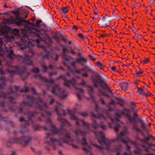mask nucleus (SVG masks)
Instances as JSON below:
<instances>
[{
    "instance_id": "1",
    "label": "nucleus",
    "mask_w": 155,
    "mask_h": 155,
    "mask_svg": "<svg viewBox=\"0 0 155 155\" xmlns=\"http://www.w3.org/2000/svg\"><path fill=\"white\" fill-rule=\"evenodd\" d=\"M57 105L55 108V111L58 117V120L61 122L62 124L61 126V128L60 130L58 129L53 124L52 121L49 117L51 115V112L49 111H45L44 113H41V117H39L38 120L40 121L43 120V118L46 117L47 118L46 122V126L48 127H45L44 128L46 130L50 129L52 133H48L47 134L46 137V143L51 146L54 150L57 149V146H60L61 147H64L63 143H66L70 144L72 143L73 140L70 137L69 134L67 133L64 134V138L62 139H57L52 137L53 133L58 134L61 135L63 134L64 127V125H67L68 126L70 125L69 122L66 119H65L62 117V115H64L66 114H69L71 115V119L75 120L76 123L78 126L77 127L80 128L81 125L82 124L83 126L86 127L87 130L88 131H91V125L83 120H80L75 116L72 112L69 110H62V114L59 113L58 111V107L61 106V104L58 101L56 102Z\"/></svg>"
},
{
    "instance_id": "2",
    "label": "nucleus",
    "mask_w": 155,
    "mask_h": 155,
    "mask_svg": "<svg viewBox=\"0 0 155 155\" xmlns=\"http://www.w3.org/2000/svg\"><path fill=\"white\" fill-rule=\"evenodd\" d=\"M40 69L38 68H34L32 69V71L36 74L34 77L41 80V81L48 83L49 85L48 88L49 89L52 87V92L53 94H55L62 99H64L68 96V93L66 89L60 88L58 84L53 86L54 84V81L52 78L48 79L45 77H43L40 74Z\"/></svg>"
},
{
    "instance_id": "3",
    "label": "nucleus",
    "mask_w": 155,
    "mask_h": 155,
    "mask_svg": "<svg viewBox=\"0 0 155 155\" xmlns=\"http://www.w3.org/2000/svg\"><path fill=\"white\" fill-rule=\"evenodd\" d=\"M32 90L33 94L38 95V97L35 98L32 96H27V98L29 101L28 102L23 101L22 104L25 106H34L35 108L40 109L41 110H44L48 108L47 104L44 102L43 99L40 97L39 94L36 92L34 87L32 88Z\"/></svg>"
},
{
    "instance_id": "4",
    "label": "nucleus",
    "mask_w": 155,
    "mask_h": 155,
    "mask_svg": "<svg viewBox=\"0 0 155 155\" xmlns=\"http://www.w3.org/2000/svg\"><path fill=\"white\" fill-rule=\"evenodd\" d=\"M37 114V112L35 111L33 112L29 111L26 113V114L27 115L28 118V120H25L22 117L19 118V121L20 122H23L22 123L23 126L19 132L20 134H22L25 132L28 131V130L27 128V126L30 125L33 126L34 129L35 131H37L41 127V126L39 124L35 125L34 121L32 120V118L35 117Z\"/></svg>"
},
{
    "instance_id": "5",
    "label": "nucleus",
    "mask_w": 155,
    "mask_h": 155,
    "mask_svg": "<svg viewBox=\"0 0 155 155\" xmlns=\"http://www.w3.org/2000/svg\"><path fill=\"white\" fill-rule=\"evenodd\" d=\"M75 135L76 138V140L78 143H81L83 145V149L87 153H89V155H92L90 152L91 149V146L88 144L87 142V139L85 137L87 132L82 130L80 128L77 127L74 130Z\"/></svg>"
},
{
    "instance_id": "6",
    "label": "nucleus",
    "mask_w": 155,
    "mask_h": 155,
    "mask_svg": "<svg viewBox=\"0 0 155 155\" xmlns=\"http://www.w3.org/2000/svg\"><path fill=\"white\" fill-rule=\"evenodd\" d=\"M63 78L64 80V84L65 86L69 87L70 86L73 85L76 87L77 96L79 100H81L82 96L84 94V91L81 88H77V87L78 85H80L86 87L87 84L84 80L82 79L81 82L78 83H76L75 80L74 78H72L71 80H68L66 79L63 76H61V78Z\"/></svg>"
},
{
    "instance_id": "7",
    "label": "nucleus",
    "mask_w": 155,
    "mask_h": 155,
    "mask_svg": "<svg viewBox=\"0 0 155 155\" xmlns=\"http://www.w3.org/2000/svg\"><path fill=\"white\" fill-rule=\"evenodd\" d=\"M99 108L97 105L95 106V110L98 114L97 115H95L93 113H92L91 117L93 118L92 120L93 122L92 125L93 127L96 129L100 127L103 130H105L106 129L105 126L103 124L102 120H105L106 119V117L103 114V113L99 114Z\"/></svg>"
},
{
    "instance_id": "8",
    "label": "nucleus",
    "mask_w": 155,
    "mask_h": 155,
    "mask_svg": "<svg viewBox=\"0 0 155 155\" xmlns=\"http://www.w3.org/2000/svg\"><path fill=\"white\" fill-rule=\"evenodd\" d=\"M31 35L37 37L36 42L38 44L42 41L48 44L49 46H51L52 40L47 34L37 29H34L32 30Z\"/></svg>"
},
{
    "instance_id": "9",
    "label": "nucleus",
    "mask_w": 155,
    "mask_h": 155,
    "mask_svg": "<svg viewBox=\"0 0 155 155\" xmlns=\"http://www.w3.org/2000/svg\"><path fill=\"white\" fill-rule=\"evenodd\" d=\"M31 55H26L25 57H24L19 54L15 55L13 51L11 50L8 56L12 60L16 57L19 61H21L24 64L29 66H33L32 58L35 53L34 51L32 50L31 51Z\"/></svg>"
},
{
    "instance_id": "10",
    "label": "nucleus",
    "mask_w": 155,
    "mask_h": 155,
    "mask_svg": "<svg viewBox=\"0 0 155 155\" xmlns=\"http://www.w3.org/2000/svg\"><path fill=\"white\" fill-rule=\"evenodd\" d=\"M131 112L127 108H124L122 110H119L117 113L115 114L117 119H119L122 116H124L127 118L129 121H135V118H138V115L136 113L134 114V117H132L130 115Z\"/></svg>"
},
{
    "instance_id": "11",
    "label": "nucleus",
    "mask_w": 155,
    "mask_h": 155,
    "mask_svg": "<svg viewBox=\"0 0 155 155\" xmlns=\"http://www.w3.org/2000/svg\"><path fill=\"white\" fill-rule=\"evenodd\" d=\"M31 137L29 136H23L21 138L14 137L10 139L9 142L10 143L15 142L25 146L31 141Z\"/></svg>"
},
{
    "instance_id": "12",
    "label": "nucleus",
    "mask_w": 155,
    "mask_h": 155,
    "mask_svg": "<svg viewBox=\"0 0 155 155\" xmlns=\"http://www.w3.org/2000/svg\"><path fill=\"white\" fill-rule=\"evenodd\" d=\"M91 80L94 87L97 88L100 86L102 88L106 89L108 91L110 90V88L108 87V84L105 83L103 79L92 78Z\"/></svg>"
},
{
    "instance_id": "13",
    "label": "nucleus",
    "mask_w": 155,
    "mask_h": 155,
    "mask_svg": "<svg viewBox=\"0 0 155 155\" xmlns=\"http://www.w3.org/2000/svg\"><path fill=\"white\" fill-rule=\"evenodd\" d=\"M13 13L14 14L17 15L15 17V19L13 18H11L9 19H5V21L7 23L9 24H15L16 25V23H17L19 21L17 20L16 17H18L20 20H22V19H25L26 18L28 15L26 12H24L25 14V16L22 17H19V10H15L13 12Z\"/></svg>"
},
{
    "instance_id": "14",
    "label": "nucleus",
    "mask_w": 155,
    "mask_h": 155,
    "mask_svg": "<svg viewBox=\"0 0 155 155\" xmlns=\"http://www.w3.org/2000/svg\"><path fill=\"white\" fill-rule=\"evenodd\" d=\"M29 40L28 36L25 34H24L23 37L21 38L20 43L19 45L22 49H24L25 48V47L22 48L21 45H25V47L32 46V43L31 41H29Z\"/></svg>"
},
{
    "instance_id": "15",
    "label": "nucleus",
    "mask_w": 155,
    "mask_h": 155,
    "mask_svg": "<svg viewBox=\"0 0 155 155\" xmlns=\"http://www.w3.org/2000/svg\"><path fill=\"white\" fill-rule=\"evenodd\" d=\"M9 72L12 74H16L20 75H21L27 73V75L29 74V72H27V67L26 66L23 67L22 70H20L18 66L15 67V69L13 70H9Z\"/></svg>"
},
{
    "instance_id": "16",
    "label": "nucleus",
    "mask_w": 155,
    "mask_h": 155,
    "mask_svg": "<svg viewBox=\"0 0 155 155\" xmlns=\"http://www.w3.org/2000/svg\"><path fill=\"white\" fill-rule=\"evenodd\" d=\"M16 19L17 20L19 21V22L16 23V25L18 26L22 25L24 23H25L27 25L26 26V27L29 29H31L32 27H35L36 26V25L33 23L29 22L27 21L24 20L23 19L22 20H20L18 17H16Z\"/></svg>"
},
{
    "instance_id": "17",
    "label": "nucleus",
    "mask_w": 155,
    "mask_h": 155,
    "mask_svg": "<svg viewBox=\"0 0 155 155\" xmlns=\"http://www.w3.org/2000/svg\"><path fill=\"white\" fill-rule=\"evenodd\" d=\"M88 71H91V69H88L87 67L81 69L79 70H76L74 71L75 73L81 74L82 76L84 77H88V74L87 73Z\"/></svg>"
},
{
    "instance_id": "18",
    "label": "nucleus",
    "mask_w": 155,
    "mask_h": 155,
    "mask_svg": "<svg viewBox=\"0 0 155 155\" xmlns=\"http://www.w3.org/2000/svg\"><path fill=\"white\" fill-rule=\"evenodd\" d=\"M109 18V17L107 15H106L105 16H104L101 20L99 19V23L101 24V27L105 28L107 26H109L110 25V21L112 20L111 19L109 18L107 22L105 21V20Z\"/></svg>"
},
{
    "instance_id": "19",
    "label": "nucleus",
    "mask_w": 155,
    "mask_h": 155,
    "mask_svg": "<svg viewBox=\"0 0 155 155\" xmlns=\"http://www.w3.org/2000/svg\"><path fill=\"white\" fill-rule=\"evenodd\" d=\"M62 51L63 54H62V55L63 60V63L64 65L66 66L67 64V62L69 61V57L66 54L67 52H69L67 51Z\"/></svg>"
},
{
    "instance_id": "20",
    "label": "nucleus",
    "mask_w": 155,
    "mask_h": 155,
    "mask_svg": "<svg viewBox=\"0 0 155 155\" xmlns=\"http://www.w3.org/2000/svg\"><path fill=\"white\" fill-rule=\"evenodd\" d=\"M139 117V116H138V118H138ZM136 118H135V121H129L133 125V128L136 131L139 132H140L141 134H142V132L141 131L140 129L138 128L137 127V126L135 124V123L137 122V121L135 119Z\"/></svg>"
},
{
    "instance_id": "21",
    "label": "nucleus",
    "mask_w": 155,
    "mask_h": 155,
    "mask_svg": "<svg viewBox=\"0 0 155 155\" xmlns=\"http://www.w3.org/2000/svg\"><path fill=\"white\" fill-rule=\"evenodd\" d=\"M114 104L115 103L114 102H112L109 103V104L107 105L108 108V109L106 110V112H108L113 111L114 110Z\"/></svg>"
},
{
    "instance_id": "22",
    "label": "nucleus",
    "mask_w": 155,
    "mask_h": 155,
    "mask_svg": "<svg viewBox=\"0 0 155 155\" xmlns=\"http://www.w3.org/2000/svg\"><path fill=\"white\" fill-rule=\"evenodd\" d=\"M147 147L145 146L144 145H142V147L145 148L144 149V150L147 152H149L150 149H153V147H154V148H155V144L152 143H147Z\"/></svg>"
},
{
    "instance_id": "23",
    "label": "nucleus",
    "mask_w": 155,
    "mask_h": 155,
    "mask_svg": "<svg viewBox=\"0 0 155 155\" xmlns=\"http://www.w3.org/2000/svg\"><path fill=\"white\" fill-rule=\"evenodd\" d=\"M138 120L139 121L140 123L141 124V127L147 132L148 130L150 129V126H147V128H146V124L144 121L142 119H138Z\"/></svg>"
},
{
    "instance_id": "24",
    "label": "nucleus",
    "mask_w": 155,
    "mask_h": 155,
    "mask_svg": "<svg viewBox=\"0 0 155 155\" xmlns=\"http://www.w3.org/2000/svg\"><path fill=\"white\" fill-rule=\"evenodd\" d=\"M85 58L83 57H81L78 59H77V61L81 65H83V63H86Z\"/></svg>"
},
{
    "instance_id": "25",
    "label": "nucleus",
    "mask_w": 155,
    "mask_h": 155,
    "mask_svg": "<svg viewBox=\"0 0 155 155\" xmlns=\"http://www.w3.org/2000/svg\"><path fill=\"white\" fill-rule=\"evenodd\" d=\"M3 44L2 39L0 38V56H3L4 54V52L2 49V46Z\"/></svg>"
},
{
    "instance_id": "26",
    "label": "nucleus",
    "mask_w": 155,
    "mask_h": 155,
    "mask_svg": "<svg viewBox=\"0 0 155 155\" xmlns=\"http://www.w3.org/2000/svg\"><path fill=\"white\" fill-rule=\"evenodd\" d=\"M127 85L128 83L127 82H124L121 83L120 85L123 90H125L127 89Z\"/></svg>"
},
{
    "instance_id": "27",
    "label": "nucleus",
    "mask_w": 155,
    "mask_h": 155,
    "mask_svg": "<svg viewBox=\"0 0 155 155\" xmlns=\"http://www.w3.org/2000/svg\"><path fill=\"white\" fill-rule=\"evenodd\" d=\"M116 100L117 101V103L120 106H122L124 105V101L123 99L119 98H116Z\"/></svg>"
},
{
    "instance_id": "28",
    "label": "nucleus",
    "mask_w": 155,
    "mask_h": 155,
    "mask_svg": "<svg viewBox=\"0 0 155 155\" xmlns=\"http://www.w3.org/2000/svg\"><path fill=\"white\" fill-rule=\"evenodd\" d=\"M152 137V136H150L148 137H145L143 139H141L140 140V141L142 142H144L147 144L148 143V142L150 140V138L151 137Z\"/></svg>"
},
{
    "instance_id": "29",
    "label": "nucleus",
    "mask_w": 155,
    "mask_h": 155,
    "mask_svg": "<svg viewBox=\"0 0 155 155\" xmlns=\"http://www.w3.org/2000/svg\"><path fill=\"white\" fill-rule=\"evenodd\" d=\"M49 54V52L47 51H45L44 53H42V56L43 58H48Z\"/></svg>"
},
{
    "instance_id": "30",
    "label": "nucleus",
    "mask_w": 155,
    "mask_h": 155,
    "mask_svg": "<svg viewBox=\"0 0 155 155\" xmlns=\"http://www.w3.org/2000/svg\"><path fill=\"white\" fill-rule=\"evenodd\" d=\"M41 66L43 69V72H47L48 69V67L46 66V65L42 64H41Z\"/></svg>"
},
{
    "instance_id": "31",
    "label": "nucleus",
    "mask_w": 155,
    "mask_h": 155,
    "mask_svg": "<svg viewBox=\"0 0 155 155\" xmlns=\"http://www.w3.org/2000/svg\"><path fill=\"white\" fill-rule=\"evenodd\" d=\"M137 88L138 90V92H139V94H143V93H144L143 92L144 90V87H143L142 88H139L137 87Z\"/></svg>"
},
{
    "instance_id": "32",
    "label": "nucleus",
    "mask_w": 155,
    "mask_h": 155,
    "mask_svg": "<svg viewBox=\"0 0 155 155\" xmlns=\"http://www.w3.org/2000/svg\"><path fill=\"white\" fill-rule=\"evenodd\" d=\"M86 87L88 89V91L90 93H92L93 92L94 88L93 87L87 85Z\"/></svg>"
},
{
    "instance_id": "33",
    "label": "nucleus",
    "mask_w": 155,
    "mask_h": 155,
    "mask_svg": "<svg viewBox=\"0 0 155 155\" xmlns=\"http://www.w3.org/2000/svg\"><path fill=\"white\" fill-rule=\"evenodd\" d=\"M134 151L137 154L140 155L141 153L142 150L139 148H137L136 149L134 150Z\"/></svg>"
},
{
    "instance_id": "34",
    "label": "nucleus",
    "mask_w": 155,
    "mask_h": 155,
    "mask_svg": "<svg viewBox=\"0 0 155 155\" xmlns=\"http://www.w3.org/2000/svg\"><path fill=\"white\" fill-rule=\"evenodd\" d=\"M150 59L149 58H145L144 60H141V62L142 63L146 64L150 61Z\"/></svg>"
},
{
    "instance_id": "35",
    "label": "nucleus",
    "mask_w": 155,
    "mask_h": 155,
    "mask_svg": "<svg viewBox=\"0 0 155 155\" xmlns=\"http://www.w3.org/2000/svg\"><path fill=\"white\" fill-rule=\"evenodd\" d=\"M57 72L55 71L54 72H50L49 73V76L50 78H51L53 75H56L57 74Z\"/></svg>"
},
{
    "instance_id": "36",
    "label": "nucleus",
    "mask_w": 155,
    "mask_h": 155,
    "mask_svg": "<svg viewBox=\"0 0 155 155\" xmlns=\"http://www.w3.org/2000/svg\"><path fill=\"white\" fill-rule=\"evenodd\" d=\"M49 97L51 98V100L49 101V104H51L54 102V99L53 97L52 96H50Z\"/></svg>"
},
{
    "instance_id": "37",
    "label": "nucleus",
    "mask_w": 155,
    "mask_h": 155,
    "mask_svg": "<svg viewBox=\"0 0 155 155\" xmlns=\"http://www.w3.org/2000/svg\"><path fill=\"white\" fill-rule=\"evenodd\" d=\"M68 71L69 72H68L66 74V75L67 76H69L70 75V73L69 72H71L72 70L71 67L68 66H67Z\"/></svg>"
},
{
    "instance_id": "38",
    "label": "nucleus",
    "mask_w": 155,
    "mask_h": 155,
    "mask_svg": "<svg viewBox=\"0 0 155 155\" xmlns=\"http://www.w3.org/2000/svg\"><path fill=\"white\" fill-rule=\"evenodd\" d=\"M53 38H54L57 43H59L60 41V39L59 37L57 35H55L53 37Z\"/></svg>"
},
{
    "instance_id": "39",
    "label": "nucleus",
    "mask_w": 155,
    "mask_h": 155,
    "mask_svg": "<svg viewBox=\"0 0 155 155\" xmlns=\"http://www.w3.org/2000/svg\"><path fill=\"white\" fill-rule=\"evenodd\" d=\"M120 127V126L119 124H116L115 126L114 127V130L117 133L118 132V130Z\"/></svg>"
},
{
    "instance_id": "40",
    "label": "nucleus",
    "mask_w": 155,
    "mask_h": 155,
    "mask_svg": "<svg viewBox=\"0 0 155 155\" xmlns=\"http://www.w3.org/2000/svg\"><path fill=\"white\" fill-rule=\"evenodd\" d=\"M8 120V117L3 118L0 114V120H4L5 122H7Z\"/></svg>"
},
{
    "instance_id": "41",
    "label": "nucleus",
    "mask_w": 155,
    "mask_h": 155,
    "mask_svg": "<svg viewBox=\"0 0 155 155\" xmlns=\"http://www.w3.org/2000/svg\"><path fill=\"white\" fill-rule=\"evenodd\" d=\"M130 104L133 106V107L132 109V110L133 111H134L136 107L135 104L132 101L130 103Z\"/></svg>"
},
{
    "instance_id": "42",
    "label": "nucleus",
    "mask_w": 155,
    "mask_h": 155,
    "mask_svg": "<svg viewBox=\"0 0 155 155\" xmlns=\"http://www.w3.org/2000/svg\"><path fill=\"white\" fill-rule=\"evenodd\" d=\"M61 11L62 12H64V13H67L68 12V10L67 9V7H63L62 8V9H61Z\"/></svg>"
},
{
    "instance_id": "43",
    "label": "nucleus",
    "mask_w": 155,
    "mask_h": 155,
    "mask_svg": "<svg viewBox=\"0 0 155 155\" xmlns=\"http://www.w3.org/2000/svg\"><path fill=\"white\" fill-rule=\"evenodd\" d=\"M59 55L57 54H55L54 57H52L53 59L57 61L59 58Z\"/></svg>"
},
{
    "instance_id": "44",
    "label": "nucleus",
    "mask_w": 155,
    "mask_h": 155,
    "mask_svg": "<svg viewBox=\"0 0 155 155\" xmlns=\"http://www.w3.org/2000/svg\"><path fill=\"white\" fill-rule=\"evenodd\" d=\"M29 91V89L28 87H26L25 89H21L20 91L21 92H27Z\"/></svg>"
},
{
    "instance_id": "45",
    "label": "nucleus",
    "mask_w": 155,
    "mask_h": 155,
    "mask_svg": "<svg viewBox=\"0 0 155 155\" xmlns=\"http://www.w3.org/2000/svg\"><path fill=\"white\" fill-rule=\"evenodd\" d=\"M76 61H73L71 62V65L73 67H75L76 64L77 63H78L77 61V59H76Z\"/></svg>"
},
{
    "instance_id": "46",
    "label": "nucleus",
    "mask_w": 155,
    "mask_h": 155,
    "mask_svg": "<svg viewBox=\"0 0 155 155\" xmlns=\"http://www.w3.org/2000/svg\"><path fill=\"white\" fill-rule=\"evenodd\" d=\"M79 114L80 115L83 116L84 117H85L88 115V114L87 113H86V112H84V113L80 112Z\"/></svg>"
},
{
    "instance_id": "47",
    "label": "nucleus",
    "mask_w": 155,
    "mask_h": 155,
    "mask_svg": "<svg viewBox=\"0 0 155 155\" xmlns=\"http://www.w3.org/2000/svg\"><path fill=\"white\" fill-rule=\"evenodd\" d=\"M95 64L98 67H99L102 64L99 61L96 62Z\"/></svg>"
},
{
    "instance_id": "48",
    "label": "nucleus",
    "mask_w": 155,
    "mask_h": 155,
    "mask_svg": "<svg viewBox=\"0 0 155 155\" xmlns=\"http://www.w3.org/2000/svg\"><path fill=\"white\" fill-rule=\"evenodd\" d=\"M69 52H71L73 55H75L76 54V52L71 48L70 49Z\"/></svg>"
},
{
    "instance_id": "49",
    "label": "nucleus",
    "mask_w": 155,
    "mask_h": 155,
    "mask_svg": "<svg viewBox=\"0 0 155 155\" xmlns=\"http://www.w3.org/2000/svg\"><path fill=\"white\" fill-rule=\"evenodd\" d=\"M42 20H36V25L38 26L39 24L41 23L42 22Z\"/></svg>"
},
{
    "instance_id": "50",
    "label": "nucleus",
    "mask_w": 155,
    "mask_h": 155,
    "mask_svg": "<svg viewBox=\"0 0 155 155\" xmlns=\"http://www.w3.org/2000/svg\"><path fill=\"white\" fill-rule=\"evenodd\" d=\"M13 31L14 32L16 33V34H18L19 31V30L18 29L16 28L13 29Z\"/></svg>"
},
{
    "instance_id": "51",
    "label": "nucleus",
    "mask_w": 155,
    "mask_h": 155,
    "mask_svg": "<svg viewBox=\"0 0 155 155\" xmlns=\"http://www.w3.org/2000/svg\"><path fill=\"white\" fill-rule=\"evenodd\" d=\"M137 74L139 76H140V75L142 74L143 73V71H137L136 72Z\"/></svg>"
},
{
    "instance_id": "52",
    "label": "nucleus",
    "mask_w": 155,
    "mask_h": 155,
    "mask_svg": "<svg viewBox=\"0 0 155 155\" xmlns=\"http://www.w3.org/2000/svg\"><path fill=\"white\" fill-rule=\"evenodd\" d=\"M89 58L90 59H91L93 61H95L96 60V59L93 57L91 55H89Z\"/></svg>"
},
{
    "instance_id": "53",
    "label": "nucleus",
    "mask_w": 155,
    "mask_h": 155,
    "mask_svg": "<svg viewBox=\"0 0 155 155\" xmlns=\"http://www.w3.org/2000/svg\"><path fill=\"white\" fill-rule=\"evenodd\" d=\"M102 104L105 105L106 104V103L105 102V101L103 98H101L100 100Z\"/></svg>"
},
{
    "instance_id": "54",
    "label": "nucleus",
    "mask_w": 155,
    "mask_h": 155,
    "mask_svg": "<svg viewBox=\"0 0 155 155\" xmlns=\"http://www.w3.org/2000/svg\"><path fill=\"white\" fill-rule=\"evenodd\" d=\"M143 95H145L146 96H150L152 95V94L149 92V93H144Z\"/></svg>"
},
{
    "instance_id": "55",
    "label": "nucleus",
    "mask_w": 155,
    "mask_h": 155,
    "mask_svg": "<svg viewBox=\"0 0 155 155\" xmlns=\"http://www.w3.org/2000/svg\"><path fill=\"white\" fill-rule=\"evenodd\" d=\"M104 66V65L103 64H102L101 66L99 67L98 68L101 70H103Z\"/></svg>"
},
{
    "instance_id": "56",
    "label": "nucleus",
    "mask_w": 155,
    "mask_h": 155,
    "mask_svg": "<svg viewBox=\"0 0 155 155\" xmlns=\"http://www.w3.org/2000/svg\"><path fill=\"white\" fill-rule=\"evenodd\" d=\"M96 10H94V13L95 15H97V8L96 7Z\"/></svg>"
},
{
    "instance_id": "57",
    "label": "nucleus",
    "mask_w": 155,
    "mask_h": 155,
    "mask_svg": "<svg viewBox=\"0 0 155 155\" xmlns=\"http://www.w3.org/2000/svg\"><path fill=\"white\" fill-rule=\"evenodd\" d=\"M23 109L22 108H20L18 110V113L20 114H21L22 113Z\"/></svg>"
},
{
    "instance_id": "58",
    "label": "nucleus",
    "mask_w": 155,
    "mask_h": 155,
    "mask_svg": "<svg viewBox=\"0 0 155 155\" xmlns=\"http://www.w3.org/2000/svg\"><path fill=\"white\" fill-rule=\"evenodd\" d=\"M78 28L76 25H74L73 26V28L76 30L75 32L77 31V29Z\"/></svg>"
},
{
    "instance_id": "59",
    "label": "nucleus",
    "mask_w": 155,
    "mask_h": 155,
    "mask_svg": "<svg viewBox=\"0 0 155 155\" xmlns=\"http://www.w3.org/2000/svg\"><path fill=\"white\" fill-rule=\"evenodd\" d=\"M111 69L113 71H116V67L115 66H113L111 68Z\"/></svg>"
},
{
    "instance_id": "60",
    "label": "nucleus",
    "mask_w": 155,
    "mask_h": 155,
    "mask_svg": "<svg viewBox=\"0 0 155 155\" xmlns=\"http://www.w3.org/2000/svg\"><path fill=\"white\" fill-rule=\"evenodd\" d=\"M102 94L103 95H104V96H105L107 97H110L107 94H106L104 93H103Z\"/></svg>"
},
{
    "instance_id": "61",
    "label": "nucleus",
    "mask_w": 155,
    "mask_h": 155,
    "mask_svg": "<svg viewBox=\"0 0 155 155\" xmlns=\"http://www.w3.org/2000/svg\"><path fill=\"white\" fill-rule=\"evenodd\" d=\"M78 36L79 37H80L81 38H83V36L82 34L81 33H79L78 34Z\"/></svg>"
},
{
    "instance_id": "62",
    "label": "nucleus",
    "mask_w": 155,
    "mask_h": 155,
    "mask_svg": "<svg viewBox=\"0 0 155 155\" xmlns=\"http://www.w3.org/2000/svg\"><path fill=\"white\" fill-rule=\"evenodd\" d=\"M48 68L50 69H52L53 68V66L52 65L50 64L48 67Z\"/></svg>"
},
{
    "instance_id": "63",
    "label": "nucleus",
    "mask_w": 155,
    "mask_h": 155,
    "mask_svg": "<svg viewBox=\"0 0 155 155\" xmlns=\"http://www.w3.org/2000/svg\"><path fill=\"white\" fill-rule=\"evenodd\" d=\"M15 91H18L19 90V87L17 86H15Z\"/></svg>"
},
{
    "instance_id": "64",
    "label": "nucleus",
    "mask_w": 155,
    "mask_h": 155,
    "mask_svg": "<svg viewBox=\"0 0 155 155\" xmlns=\"http://www.w3.org/2000/svg\"><path fill=\"white\" fill-rule=\"evenodd\" d=\"M72 147L75 148H76V149H77V148H78V147L77 146H76V145H74V144H72Z\"/></svg>"
}]
</instances>
